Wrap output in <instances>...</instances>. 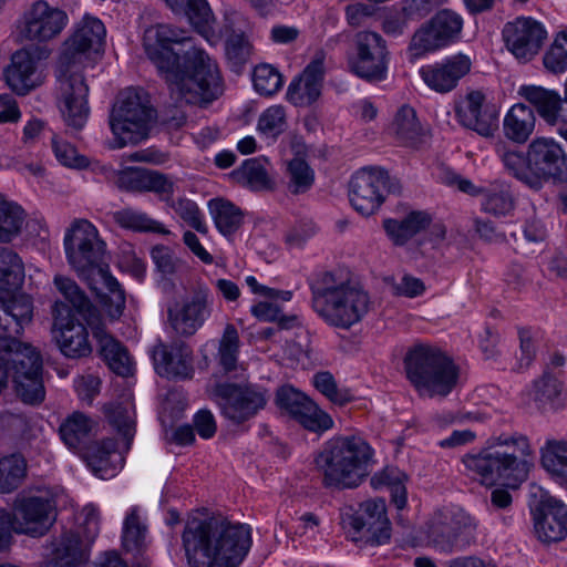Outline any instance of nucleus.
<instances>
[{
    "mask_svg": "<svg viewBox=\"0 0 567 567\" xmlns=\"http://www.w3.org/2000/svg\"><path fill=\"white\" fill-rule=\"evenodd\" d=\"M184 29L157 23L145 29L143 48L167 82L172 95L188 104H209L224 92L219 68L203 49L193 48L185 54L184 69L174 44L188 40Z\"/></svg>",
    "mask_w": 567,
    "mask_h": 567,
    "instance_id": "obj_1",
    "label": "nucleus"
},
{
    "mask_svg": "<svg viewBox=\"0 0 567 567\" xmlns=\"http://www.w3.org/2000/svg\"><path fill=\"white\" fill-rule=\"evenodd\" d=\"M105 35L102 21L86 16L76 23L62 45L56 69L60 109L65 124L74 130L85 125L90 113L86 100L89 86L82 69L93 54H100Z\"/></svg>",
    "mask_w": 567,
    "mask_h": 567,
    "instance_id": "obj_2",
    "label": "nucleus"
},
{
    "mask_svg": "<svg viewBox=\"0 0 567 567\" xmlns=\"http://www.w3.org/2000/svg\"><path fill=\"white\" fill-rule=\"evenodd\" d=\"M182 540L189 567H238L251 547V529L224 517H193Z\"/></svg>",
    "mask_w": 567,
    "mask_h": 567,
    "instance_id": "obj_3",
    "label": "nucleus"
},
{
    "mask_svg": "<svg viewBox=\"0 0 567 567\" xmlns=\"http://www.w3.org/2000/svg\"><path fill=\"white\" fill-rule=\"evenodd\" d=\"M532 454L523 434H502L496 441L474 453L465 454L462 463L466 475L480 484L515 486L526 475V457Z\"/></svg>",
    "mask_w": 567,
    "mask_h": 567,
    "instance_id": "obj_4",
    "label": "nucleus"
},
{
    "mask_svg": "<svg viewBox=\"0 0 567 567\" xmlns=\"http://www.w3.org/2000/svg\"><path fill=\"white\" fill-rule=\"evenodd\" d=\"M313 462L326 487L354 488L369 474L373 450L360 436H340L324 443Z\"/></svg>",
    "mask_w": 567,
    "mask_h": 567,
    "instance_id": "obj_5",
    "label": "nucleus"
},
{
    "mask_svg": "<svg viewBox=\"0 0 567 567\" xmlns=\"http://www.w3.org/2000/svg\"><path fill=\"white\" fill-rule=\"evenodd\" d=\"M313 462L326 487L354 488L369 474L373 450L360 436H340L324 443Z\"/></svg>",
    "mask_w": 567,
    "mask_h": 567,
    "instance_id": "obj_6",
    "label": "nucleus"
},
{
    "mask_svg": "<svg viewBox=\"0 0 567 567\" xmlns=\"http://www.w3.org/2000/svg\"><path fill=\"white\" fill-rule=\"evenodd\" d=\"M311 303L328 326L349 330L368 315L371 301L361 287L338 281L333 274L324 272L311 286Z\"/></svg>",
    "mask_w": 567,
    "mask_h": 567,
    "instance_id": "obj_7",
    "label": "nucleus"
},
{
    "mask_svg": "<svg viewBox=\"0 0 567 567\" xmlns=\"http://www.w3.org/2000/svg\"><path fill=\"white\" fill-rule=\"evenodd\" d=\"M406 379L421 398L443 399L458 384L460 368L441 348L416 343L405 353Z\"/></svg>",
    "mask_w": 567,
    "mask_h": 567,
    "instance_id": "obj_8",
    "label": "nucleus"
},
{
    "mask_svg": "<svg viewBox=\"0 0 567 567\" xmlns=\"http://www.w3.org/2000/svg\"><path fill=\"white\" fill-rule=\"evenodd\" d=\"M24 280V267L18 254L0 251V295H11ZM33 315V303L24 293L12 295L8 300L0 296V340L17 339Z\"/></svg>",
    "mask_w": 567,
    "mask_h": 567,
    "instance_id": "obj_9",
    "label": "nucleus"
},
{
    "mask_svg": "<svg viewBox=\"0 0 567 567\" xmlns=\"http://www.w3.org/2000/svg\"><path fill=\"white\" fill-rule=\"evenodd\" d=\"M4 365L11 364L17 394L28 404H39L45 398L40 351L18 339L2 340Z\"/></svg>",
    "mask_w": 567,
    "mask_h": 567,
    "instance_id": "obj_10",
    "label": "nucleus"
},
{
    "mask_svg": "<svg viewBox=\"0 0 567 567\" xmlns=\"http://www.w3.org/2000/svg\"><path fill=\"white\" fill-rule=\"evenodd\" d=\"M64 249L70 266L80 277L89 279L109 269L104 262L106 244L87 219L72 221L64 236Z\"/></svg>",
    "mask_w": 567,
    "mask_h": 567,
    "instance_id": "obj_11",
    "label": "nucleus"
},
{
    "mask_svg": "<svg viewBox=\"0 0 567 567\" xmlns=\"http://www.w3.org/2000/svg\"><path fill=\"white\" fill-rule=\"evenodd\" d=\"M153 110L136 91L123 92L110 114V128L114 135L112 148L137 143L147 136Z\"/></svg>",
    "mask_w": 567,
    "mask_h": 567,
    "instance_id": "obj_12",
    "label": "nucleus"
},
{
    "mask_svg": "<svg viewBox=\"0 0 567 567\" xmlns=\"http://www.w3.org/2000/svg\"><path fill=\"white\" fill-rule=\"evenodd\" d=\"M477 524L463 508L447 506L433 513L427 523L430 544L442 553L464 550L475 538Z\"/></svg>",
    "mask_w": 567,
    "mask_h": 567,
    "instance_id": "obj_13",
    "label": "nucleus"
},
{
    "mask_svg": "<svg viewBox=\"0 0 567 567\" xmlns=\"http://www.w3.org/2000/svg\"><path fill=\"white\" fill-rule=\"evenodd\" d=\"M206 393L219 408L221 416L235 425L252 419L266 406L267 392L254 384L209 382Z\"/></svg>",
    "mask_w": 567,
    "mask_h": 567,
    "instance_id": "obj_14",
    "label": "nucleus"
},
{
    "mask_svg": "<svg viewBox=\"0 0 567 567\" xmlns=\"http://www.w3.org/2000/svg\"><path fill=\"white\" fill-rule=\"evenodd\" d=\"M54 519V504L43 496L19 493L14 498L12 513L0 508V524L9 537L12 532L32 537L42 536Z\"/></svg>",
    "mask_w": 567,
    "mask_h": 567,
    "instance_id": "obj_15",
    "label": "nucleus"
},
{
    "mask_svg": "<svg viewBox=\"0 0 567 567\" xmlns=\"http://www.w3.org/2000/svg\"><path fill=\"white\" fill-rule=\"evenodd\" d=\"M69 23V17L62 9L44 0L33 2L17 23V37L20 41L47 43L58 38Z\"/></svg>",
    "mask_w": 567,
    "mask_h": 567,
    "instance_id": "obj_16",
    "label": "nucleus"
},
{
    "mask_svg": "<svg viewBox=\"0 0 567 567\" xmlns=\"http://www.w3.org/2000/svg\"><path fill=\"white\" fill-rule=\"evenodd\" d=\"M354 53L349 68L360 79L381 82L386 79L389 51L386 41L377 32L360 31L353 39Z\"/></svg>",
    "mask_w": 567,
    "mask_h": 567,
    "instance_id": "obj_17",
    "label": "nucleus"
},
{
    "mask_svg": "<svg viewBox=\"0 0 567 567\" xmlns=\"http://www.w3.org/2000/svg\"><path fill=\"white\" fill-rule=\"evenodd\" d=\"M532 189L539 190L546 182L567 179V155L551 137H537L528 145Z\"/></svg>",
    "mask_w": 567,
    "mask_h": 567,
    "instance_id": "obj_18",
    "label": "nucleus"
},
{
    "mask_svg": "<svg viewBox=\"0 0 567 567\" xmlns=\"http://www.w3.org/2000/svg\"><path fill=\"white\" fill-rule=\"evenodd\" d=\"M463 24L461 14L451 9H442L415 31L410 50L415 55H422L444 48L460 38Z\"/></svg>",
    "mask_w": 567,
    "mask_h": 567,
    "instance_id": "obj_19",
    "label": "nucleus"
},
{
    "mask_svg": "<svg viewBox=\"0 0 567 567\" xmlns=\"http://www.w3.org/2000/svg\"><path fill=\"white\" fill-rule=\"evenodd\" d=\"M530 508L535 533L542 542H559L567 536V508L564 503L544 488L533 486Z\"/></svg>",
    "mask_w": 567,
    "mask_h": 567,
    "instance_id": "obj_20",
    "label": "nucleus"
},
{
    "mask_svg": "<svg viewBox=\"0 0 567 567\" xmlns=\"http://www.w3.org/2000/svg\"><path fill=\"white\" fill-rule=\"evenodd\" d=\"M342 526L355 542L359 539L357 535L361 532L367 533V540L372 545H382L391 536L385 502L381 498L361 503L355 513H344Z\"/></svg>",
    "mask_w": 567,
    "mask_h": 567,
    "instance_id": "obj_21",
    "label": "nucleus"
},
{
    "mask_svg": "<svg viewBox=\"0 0 567 567\" xmlns=\"http://www.w3.org/2000/svg\"><path fill=\"white\" fill-rule=\"evenodd\" d=\"M49 55L50 50L40 47L14 52L4 70L8 86L19 95H25L40 86L45 78L41 61Z\"/></svg>",
    "mask_w": 567,
    "mask_h": 567,
    "instance_id": "obj_22",
    "label": "nucleus"
},
{
    "mask_svg": "<svg viewBox=\"0 0 567 567\" xmlns=\"http://www.w3.org/2000/svg\"><path fill=\"white\" fill-rule=\"evenodd\" d=\"M52 332L60 351L68 358L79 359L92 352L89 333L84 324L75 322L65 302L56 300L51 309Z\"/></svg>",
    "mask_w": 567,
    "mask_h": 567,
    "instance_id": "obj_23",
    "label": "nucleus"
},
{
    "mask_svg": "<svg viewBox=\"0 0 567 567\" xmlns=\"http://www.w3.org/2000/svg\"><path fill=\"white\" fill-rule=\"evenodd\" d=\"M456 121L465 128L484 137L493 136L498 128V111L487 102L481 90H472L461 95L454 103Z\"/></svg>",
    "mask_w": 567,
    "mask_h": 567,
    "instance_id": "obj_24",
    "label": "nucleus"
},
{
    "mask_svg": "<svg viewBox=\"0 0 567 567\" xmlns=\"http://www.w3.org/2000/svg\"><path fill=\"white\" fill-rule=\"evenodd\" d=\"M502 34L507 50L520 62L534 59L547 38L545 27L530 17L507 22Z\"/></svg>",
    "mask_w": 567,
    "mask_h": 567,
    "instance_id": "obj_25",
    "label": "nucleus"
},
{
    "mask_svg": "<svg viewBox=\"0 0 567 567\" xmlns=\"http://www.w3.org/2000/svg\"><path fill=\"white\" fill-rule=\"evenodd\" d=\"M276 404L309 431L324 432L333 426V420L327 412L290 385L277 390Z\"/></svg>",
    "mask_w": 567,
    "mask_h": 567,
    "instance_id": "obj_26",
    "label": "nucleus"
},
{
    "mask_svg": "<svg viewBox=\"0 0 567 567\" xmlns=\"http://www.w3.org/2000/svg\"><path fill=\"white\" fill-rule=\"evenodd\" d=\"M388 182L389 175L381 168L358 171L349 183V198L352 207L361 215H372L384 202Z\"/></svg>",
    "mask_w": 567,
    "mask_h": 567,
    "instance_id": "obj_27",
    "label": "nucleus"
},
{
    "mask_svg": "<svg viewBox=\"0 0 567 567\" xmlns=\"http://www.w3.org/2000/svg\"><path fill=\"white\" fill-rule=\"evenodd\" d=\"M210 315L207 293L174 300L167 308V321L176 334L193 336Z\"/></svg>",
    "mask_w": 567,
    "mask_h": 567,
    "instance_id": "obj_28",
    "label": "nucleus"
},
{
    "mask_svg": "<svg viewBox=\"0 0 567 567\" xmlns=\"http://www.w3.org/2000/svg\"><path fill=\"white\" fill-rule=\"evenodd\" d=\"M471 59L460 53L422 66L420 75L431 90L437 93H449L471 71Z\"/></svg>",
    "mask_w": 567,
    "mask_h": 567,
    "instance_id": "obj_29",
    "label": "nucleus"
},
{
    "mask_svg": "<svg viewBox=\"0 0 567 567\" xmlns=\"http://www.w3.org/2000/svg\"><path fill=\"white\" fill-rule=\"evenodd\" d=\"M156 372L168 379H189L194 374L193 353L184 343L154 347L152 352Z\"/></svg>",
    "mask_w": 567,
    "mask_h": 567,
    "instance_id": "obj_30",
    "label": "nucleus"
},
{
    "mask_svg": "<svg viewBox=\"0 0 567 567\" xmlns=\"http://www.w3.org/2000/svg\"><path fill=\"white\" fill-rule=\"evenodd\" d=\"M89 327L99 342L100 354L109 368L121 377L133 375L135 369L133 359L127 350L105 330L101 316L90 317Z\"/></svg>",
    "mask_w": 567,
    "mask_h": 567,
    "instance_id": "obj_31",
    "label": "nucleus"
},
{
    "mask_svg": "<svg viewBox=\"0 0 567 567\" xmlns=\"http://www.w3.org/2000/svg\"><path fill=\"white\" fill-rule=\"evenodd\" d=\"M175 13H184L195 30L210 44L216 45L223 38L215 28V17L206 0H164Z\"/></svg>",
    "mask_w": 567,
    "mask_h": 567,
    "instance_id": "obj_32",
    "label": "nucleus"
},
{
    "mask_svg": "<svg viewBox=\"0 0 567 567\" xmlns=\"http://www.w3.org/2000/svg\"><path fill=\"white\" fill-rule=\"evenodd\" d=\"M324 75L323 58L316 56L288 86L287 99L297 106H308L321 95Z\"/></svg>",
    "mask_w": 567,
    "mask_h": 567,
    "instance_id": "obj_33",
    "label": "nucleus"
},
{
    "mask_svg": "<svg viewBox=\"0 0 567 567\" xmlns=\"http://www.w3.org/2000/svg\"><path fill=\"white\" fill-rule=\"evenodd\" d=\"M87 546L78 534L65 533L52 542L40 567H79L87 560Z\"/></svg>",
    "mask_w": 567,
    "mask_h": 567,
    "instance_id": "obj_34",
    "label": "nucleus"
},
{
    "mask_svg": "<svg viewBox=\"0 0 567 567\" xmlns=\"http://www.w3.org/2000/svg\"><path fill=\"white\" fill-rule=\"evenodd\" d=\"M81 454L93 474L102 480L114 477L124 463L113 439L93 442Z\"/></svg>",
    "mask_w": 567,
    "mask_h": 567,
    "instance_id": "obj_35",
    "label": "nucleus"
},
{
    "mask_svg": "<svg viewBox=\"0 0 567 567\" xmlns=\"http://www.w3.org/2000/svg\"><path fill=\"white\" fill-rule=\"evenodd\" d=\"M96 423L86 414L75 411L68 415L59 426V434L68 449L82 453L95 435Z\"/></svg>",
    "mask_w": 567,
    "mask_h": 567,
    "instance_id": "obj_36",
    "label": "nucleus"
},
{
    "mask_svg": "<svg viewBox=\"0 0 567 567\" xmlns=\"http://www.w3.org/2000/svg\"><path fill=\"white\" fill-rule=\"evenodd\" d=\"M536 126L534 110L523 103L511 106L503 118L504 136L516 144H525Z\"/></svg>",
    "mask_w": 567,
    "mask_h": 567,
    "instance_id": "obj_37",
    "label": "nucleus"
},
{
    "mask_svg": "<svg viewBox=\"0 0 567 567\" xmlns=\"http://www.w3.org/2000/svg\"><path fill=\"white\" fill-rule=\"evenodd\" d=\"M518 94L533 104L542 118L548 124H556L561 109V97L554 91L537 85H522Z\"/></svg>",
    "mask_w": 567,
    "mask_h": 567,
    "instance_id": "obj_38",
    "label": "nucleus"
},
{
    "mask_svg": "<svg viewBox=\"0 0 567 567\" xmlns=\"http://www.w3.org/2000/svg\"><path fill=\"white\" fill-rule=\"evenodd\" d=\"M147 525L138 506L125 515L122 527V544L126 551L140 553L147 544Z\"/></svg>",
    "mask_w": 567,
    "mask_h": 567,
    "instance_id": "obj_39",
    "label": "nucleus"
},
{
    "mask_svg": "<svg viewBox=\"0 0 567 567\" xmlns=\"http://www.w3.org/2000/svg\"><path fill=\"white\" fill-rule=\"evenodd\" d=\"M482 209L495 217L506 216L514 209V197L511 186L502 181H496L481 190Z\"/></svg>",
    "mask_w": 567,
    "mask_h": 567,
    "instance_id": "obj_40",
    "label": "nucleus"
},
{
    "mask_svg": "<svg viewBox=\"0 0 567 567\" xmlns=\"http://www.w3.org/2000/svg\"><path fill=\"white\" fill-rule=\"evenodd\" d=\"M431 219L427 214L412 212L402 220H384V229L395 245H403L421 230L425 229Z\"/></svg>",
    "mask_w": 567,
    "mask_h": 567,
    "instance_id": "obj_41",
    "label": "nucleus"
},
{
    "mask_svg": "<svg viewBox=\"0 0 567 567\" xmlns=\"http://www.w3.org/2000/svg\"><path fill=\"white\" fill-rule=\"evenodd\" d=\"M112 219L123 229L140 233H155L169 235L171 231L158 220L153 219L146 213L126 207L112 213Z\"/></svg>",
    "mask_w": 567,
    "mask_h": 567,
    "instance_id": "obj_42",
    "label": "nucleus"
},
{
    "mask_svg": "<svg viewBox=\"0 0 567 567\" xmlns=\"http://www.w3.org/2000/svg\"><path fill=\"white\" fill-rule=\"evenodd\" d=\"M53 284L61 296L68 301L65 305L70 310L72 311V309H74L79 313L84 315L87 324L90 317L100 316L85 292L73 279L62 275H56L53 279Z\"/></svg>",
    "mask_w": 567,
    "mask_h": 567,
    "instance_id": "obj_43",
    "label": "nucleus"
},
{
    "mask_svg": "<svg viewBox=\"0 0 567 567\" xmlns=\"http://www.w3.org/2000/svg\"><path fill=\"white\" fill-rule=\"evenodd\" d=\"M534 400L544 411H556L564 405L563 385L550 372L534 382Z\"/></svg>",
    "mask_w": 567,
    "mask_h": 567,
    "instance_id": "obj_44",
    "label": "nucleus"
},
{
    "mask_svg": "<svg viewBox=\"0 0 567 567\" xmlns=\"http://www.w3.org/2000/svg\"><path fill=\"white\" fill-rule=\"evenodd\" d=\"M27 214L16 202L0 194V243H10L22 231Z\"/></svg>",
    "mask_w": 567,
    "mask_h": 567,
    "instance_id": "obj_45",
    "label": "nucleus"
},
{
    "mask_svg": "<svg viewBox=\"0 0 567 567\" xmlns=\"http://www.w3.org/2000/svg\"><path fill=\"white\" fill-rule=\"evenodd\" d=\"M27 214L16 202L0 194V243H10L22 231Z\"/></svg>",
    "mask_w": 567,
    "mask_h": 567,
    "instance_id": "obj_46",
    "label": "nucleus"
},
{
    "mask_svg": "<svg viewBox=\"0 0 567 567\" xmlns=\"http://www.w3.org/2000/svg\"><path fill=\"white\" fill-rule=\"evenodd\" d=\"M27 214L16 202L0 194V243H10L22 231Z\"/></svg>",
    "mask_w": 567,
    "mask_h": 567,
    "instance_id": "obj_47",
    "label": "nucleus"
},
{
    "mask_svg": "<svg viewBox=\"0 0 567 567\" xmlns=\"http://www.w3.org/2000/svg\"><path fill=\"white\" fill-rule=\"evenodd\" d=\"M216 228L224 235L236 233L243 224V212L233 203L217 198L208 204Z\"/></svg>",
    "mask_w": 567,
    "mask_h": 567,
    "instance_id": "obj_48",
    "label": "nucleus"
},
{
    "mask_svg": "<svg viewBox=\"0 0 567 567\" xmlns=\"http://www.w3.org/2000/svg\"><path fill=\"white\" fill-rule=\"evenodd\" d=\"M27 476V461L18 453L0 457V494L16 491Z\"/></svg>",
    "mask_w": 567,
    "mask_h": 567,
    "instance_id": "obj_49",
    "label": "nucleus"
},
{
    "mask_svg": "<svg viewBox=\"0 0 567 567\" xmlns=\"http://www.w3.org/2000/svg\"><path fill=\"white\" fill-rule=\"evenodd\" d=\"M542 464L556 482L567 485V441L548 442L542 451Z\"/></svg>",
    "mask_w": 567,
    "mask_h": 567,
    "instance_id": "obj_50",
    "label": "nucleus"
},
{
    "mask_svg": "<svg viewBox=\"0 0 567 567\" xmlns=\"http://www.w3.org/2000/svg\"><path fill=\"white\" fill-rule=\"evenodd\" d=\"M234 174L238 182L252 190H266L274 187V182L269 177L266 167V161L260 158L245 161Z\"/></svg>",
    "mask_w": 567,
    "mask_h": 567,
    "instance_id": "obj_51",
    "label": "nucleus"
},
{
    "mask_svg": "<svg viewBox=\"0 0 567 567\" xmlns=\"http://www.w3.org/2000/svg\"><path fill=\"white\" fill-rule=\"evenodd\" d=\"M497 153L507 173L532 189V169H529L528 150L524 153L503 146Z\"/></svg>",
    "mask_w": 567,
    "mask_h": 567,
    "instance_id": "obj_52",
    "label": "nucleus"
},
{
    "mask_svg": "<svg viewBox=\"0 0 567 567\" xmlns=\"http://www.w3.org/2000/svg\"><path fill=\"white\" fill-rule=\"evenodd\" d=\"M392 130L395 136L405 145H416L421 135V125L415 111L411 106H402L395 114Z\"/></svg>",
    "mask_w": 567,
    "mask_h": 567,
    "instance_id": "obj_53",
    "label": "nucleus"
},
{
    "mask_svg": "<svg viewBox=\"0 0 567 567\" xmlns=\"http://www.w3.org/2000/svg\"><path fill=\"white\" fill-rule=\"evenodd\" d=\"M252 53V44L243 33H233L225 43V55L231 71L239 73L249 61Z\"/></svg>",
    "mask_w": 567,
    "mask_h": 567,
    "instance_id": "obj_54",
    "label": "nucleus"
},
{
    "mask_svg": "<svg viewBox=\"0 0 567 567\" xmlns=\"http://www.w3.org/2000/svg\"><path fill=\"white\" fill-rule=\"evenodd\" d=\"M288 126L287 113L282 105H271L261 112L257 122L260 135L272 141L277 140Z\"/></svg>",
    "mask_w": 567,
    "mask_h": 567,
    "instance_id": "obj_55",
    "label": "nucleus"
},
{
    "mask_svg": "<svg viewBox=\"0 0 567 567\" xmlns=\"http://www.w3.org/2000/svg\"><path fill=\"white\" fill-rule=\"evenodd\" d=\"M406 475L396 468H385L379 475L372 477L371 483L378 487L383 484L389 486L393 503L396 508L402 509L406 505Z\"/></svg>",
    "mask_w": 567,
    "mask_h": 567,
    "instance_id": "obj_56",
    "label": "nucleus"
},
{
    "mask_svg": "<svg viewBox=\"0 0 567 567\" xmlns=\"http://www.w3.org/2000/svg\"><path fill=\"white\" fill-rule=\"evenodd\" d=\"M547 72L561 74L567 71V31L559 32L543 55Z\"/></svg>",
    "mask_w": 567,
    "mask_h": 567,
    "instance_id": "obj_57",
    "label": "nucleus"
},
{
    "mask_svg": "<svg viewBox=\"0 0 567 567\" xmlns=\"http://www.w3.org/2000/svg\"><path fill=\"white\" fill-rule=\"evenodd\" d=\"M104 412L110 423L116 427L126 440H131L134 434L133 409L126 402L110 403L105 405Z\"/></svg>",
    "mask_w": 567,
    "mask_h": 567,
    "instance_id": "obj_58",
    "label": "nucleus"
},
{
    "mask_svg": "<svg viewBox=\"0 0 567 567\" xmlns=\"http://www.w3.org/2000/svg\"><path fill=\"white\" fill-rule=\"evenodd\" d=\"M252 81L255 90L266 96L277 93L284 84L280 72L270 64L257 65L254 70Z\"/></svg>",
    "mask_w": 567,
    "mask_h": 567,
    "instance_id": "obj_59",
    "label": "nucleus"
},
{
    "mask_svg": "<svg viewBox=\"0 0 567 567\" xmlns=\"http://www.w3.org/2000/svg\"><path fill=\"white\" fill-rule=\"evenodd\" d=\"M238 348V332L234 326L228 324L224 330L218 349L219 364L225 372L235 370L237 364Z\"/></svg>",
    "mask_w": 567,
    "mask_h": 567,
    "instance_id": "obj_60",
    "label": "nucleus"
},
{
    "mask_svg": "<svg viewBox=\"0 0 567 567\" xmlns=\"http://www.w3.org/2000/svg\"><path fill=\"white\" fill-rule=\"evenodd\" d=\"M313 386L328 400L338 405H344L352 400L347 389H339L333 375L328 371L317 372L312 378Z\"/></svg>",
    "mask_w": 567,
    "mask_h": 567,
    "instance_id": "obj_61",
    "label": "nucleus"
},
{
    "mask_svg": "<svg viewBox=\"0 0 567 567\" xmlns=\"http://www.w3.org/2000/svg\"><path fill=\"white\" fill-rule=\"evenodd\" d=\"M174 212L192 228L202 235H207L208 227L197 204L188 198L172 199L169 202Z\"/></svg>",
    "mask_w": 567,
    "mask_h": 567,
    "instance_id": "obj_62",
    "label": "nucleus"
},
{
    "mask_svg": "<svg viewBox=\"0 0 567 567\" xmlns=\"http://www.w3.org/2000/svg\"><path fill=\"white\" fill-rule=\"evenodd\" d=\"M287 169L289 174V188L292 193H305L311 187L315 174L306 161L293 158L288 163Z\"/></svg>",
    "mask_w": 567,
    "mask_h": 567,
    "instance_id": "obj_63",
    "label": "nucleus"
},
{
    "mask_svg": "<svg viewBox=\"0 0 567 567\" xmlns=\"http://www.w3.org/2000/svg\"><path fill=\"white\" fill-rule=\"evenodd\" d=\"M103 285L110 292L109 301L106 302L107 312L111 318H118L125 308V293L120 282L114 278L109 269L99 274Z\"/></svg>",
    "mask_w": 567,
    "mask_h": 567,
    "instance_id": "obj_64",
    "label": "nucleus"
}]
</instances>
